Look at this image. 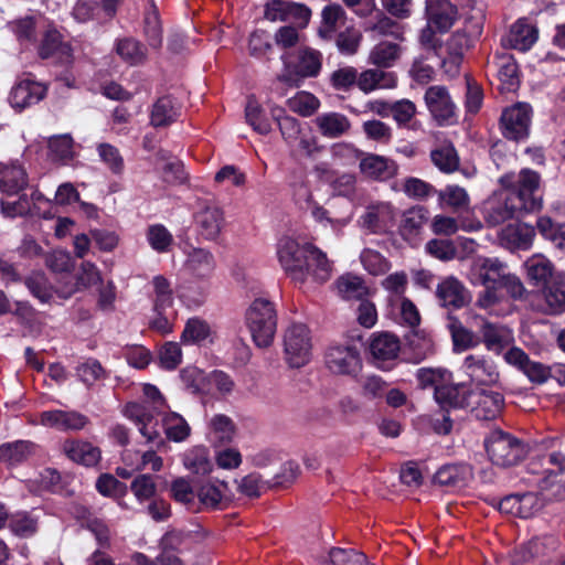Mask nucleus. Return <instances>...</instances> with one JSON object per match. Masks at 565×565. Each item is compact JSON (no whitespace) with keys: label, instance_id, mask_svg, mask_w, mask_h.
I'll return each mask as SVG.
<instances>
[{"label":"nucleus","instance_id":"obj_34","mask_svg":"<svg viewBox=\"0 0 565 565\" xmlns=\"http://www.w3.org/2000/svg\"><path fill=\"white\" fill-rule=\"evenodd\" d=\"M536 40V28L525 19H519L513 23L507 38L509 46L522 52L530 50Z\"/></svg>","mask_w":565,"mask_h":565},{"label":"nucleus","instance_id":"obj_48","mask_svg":"<svg viewBox=\"0 0 565 565\" xmlns=\"http://www.w3.org/2000/svg\"><path fill=\"white\" fill-rule=\"evenodd\" d=\"M430 159L433 163L444 173H451L459 167V157L452 143H443L431 150Z\"/></svg>","mask_w":565,"mask_h":565},{"label":"nucleus","instance_id":"obj_41","mask_svg":"<svg viewBox=\"0 0 565 565\" xmlns=\"http://www.w3.org/2000/svg\"><path fill=\"white\" fill-rule=\"evenodd\" d=\"M180 115V105L171 96L160 97L152 106L150 121L154 127L168 126Z\"/></svg>","mask_w":565,"mask_h":565},{"label":"nucleus","instance_id":"obj_29","mask_svg":"<svg viewBox=\"0 0 565 565\" xmlns=\"http://www.w3.org/2000/svg\"><path fill=\"white\" fill-rule=\"evenodd\" d=\"M475 397L472 412L477 418L490 420L501 414L504 406V397L501 393L482 390L476 393Z\"/></svg>","mask_w":565,"mask_h":565},{"label":"nucleus","instance_id":"obj_3","mask_svg":"<svg viewBox=\"0 0 565 565\" xmlns=\"http://www.w3.org/2000/svg\"><path fill=\"white\" fill-rule=\"evenodd\" d=\"M531 477L527 482L546 493V499H562L565 495V455L553 451L533 459L529 463Z\"/></svg>","mask_w":565,"mask_h":565},{"label":"nucleus","instance_id":"obj_42","mask_svg":"<svg viewBox=\"0 0 565 565\" xmlns=\"http://www.w3.org/2000/svg\"><path fill=\"white\" fill-rule=\"evenodd\" d=\"M233 420L223 414H215L207 424V437L214 445L231 443L235 436Z\"/></svg>","mask_w":565,"mask_h":565},{"label":"nucleus","instance_id":"obj_53","mask_svg":"<svg viewBox=\"0 0 565 565\" xmlns=\"http://www.w3.org/2000/svg\"><path fill=\"white\" fill-rule=\"evenodd\" d=\"M162 425L168 439L175 443L185 440L191 431L186 420L174 412H169L163 416Z\"/></svg>","mask_w":565,"mask_h":565},{"label":"nucleus","instance_id":"obj_19","mask_svg":"<svg viewBox=\"0 0 565 565\" xmlns=\"http://www.w3.org/2000/svg\"><path fill=\"white\" fill-rule=\"evenodd\" d=\"M228 486L224 481H205L196 489L198 512L222 510L228 502Z\"/></svg>","mask_w":565,"mask_h":565},{"label":"nucleus","instance_id":"obj_2","mask_svg":"<svg viewBox=\"0 0 565 565\" xmlns=\"http://www.w3.org/2000/svg\"><path fill=\"white\" fill-rule=\"evenodd\" d=\"M277 257L287 276L296 284H305L308 277L322 284L332 275V263L327 254L312 244L300 245L291 237H282L277 244Z\"/></svg>","mask_w":565,"mask_h":565},{"label":"nucleus","instance_id":"obj_54","mask_svg":"<svg viewBox=\"0 0 565 565\" xmlns=\"http://www.w3.org/2000/svg\"><path fill=\"white\" fill-rule=\"evenodd\" d=\"M245 118L247 124L258 134L267 135L271 130L269 120L254 96H249L245 106Z\"/></svg>","mask_w":565,"mask_h":565},{"label":"nucleus","instance_id":"obj_6","mask_svg":"<svg viewBox=\"0 0 565 565\" xmlns=\"http://www.w3.org/2000/svg\"><path fill=\"white\" fill-rule=\"evenodd\" d=\"M489 459L499 467H511L520 462L525 456L523 443L509 433L495 429L484 439Z\"/></svg>","mask_w":565,"mask_h":565},{"label":"nucleus","instance_id":"obj_37","mask_svg":"<svg viewBox=\"0 0 565 565\" xmlns=\"http://www.w3.org/2000/svg\"><path fill=\"white\" fill-rule=\"evenodd\" d=\"M315 124L323 137L338 138L351 127L349 118L340 113H323L316 117Z\"/></svg>","mask_w":565,"mask_h":565},{"label":"nucleus","instance_id":"obj_35","mask_svg":"<svg viewBox=\"0 0 565 565\" xmlns=\"http://www.w3.org/2000/svg\"><path fill=\"white\" fill-rule=\"evenodd\" d=\"M402 53L403 47L398 43L381 41L371 49L367 63L380 68H388L399 60Z\"/></svg>","mask_w":565,"mask_h":565},{"label":"nucleus","instance_id":"obj_7","mask_svg":"<svg viewBox=\"0 0 565 565\" xmlns=\"http://www.w3.org/2000/svg\"><path fill=\"white\" fill-rule=\"evenodd\" d=\"M285 64L284 72L278 76L280 82L298 86L299 82L308 77H317L322 67V54L320 51L303 47L297 53L295 63H288L281 57Z\"/></svg>","mask_w":565,"mask_h":565},{"label":"nucleus","instance_id":"obj_44","mask_svg":"<svg viewBox=\"0 0 565 565\" xmlns=\"http://www.w3.org/2000/svg\"><path fill=\"white\" fill-rule=\"evenodd\" d=\"M527 277L536 286H543L555 275L553 264L543 255H533L524 263Z\"/></svg>","mask_w":565,"mask_h":565},{"label":"nucleus","instance_id":"obj_10","mask_svg":"<svg viewBox=\"0 0 565 565\" xmlns=\"http://www.w3.org/2000/svg\"><path fill=\"white\" fill-rule=\"evenodd\" d=\"M507 265L497 257L477 256L471 260L468 279L475 286L499 287Z\"/></svg>","mask_w":565,"mask_h":565},{"label":"nucleus","instance_id":"obj_26","mask_svg":"<svg viewBox=\"0 0 565 565\" xmlns=\"http://www.w3.org/2000/svg\"><path fill=\"white\" fill-rule=\"evenodd\" d=\"M120 0H78L73 9L74 18L79 22L92 19L110 18Z\"/></svg>","mask_w":565,"mask_h":565},{"label":"nucleus","instance_id":"obj_51","mask_svg":"<svg viewBox=\"0 0 565 565\" xmlns=\"http://www.w3.org/2000/svg\"><path fill=\"white\" fill-rule=\"evenodd\" d=\"M392 313L395 315L398 323L414 328L419 324L420 317L416 306L406 298H390Z\"/></svg>","mask_w":565,"mask_h":565},{"label":"nucleus","instance_id":"obj_28","mask_svg":"<svg viewBox=\"0 0 565 565\" xmlns=\"http://www.w3.org/2000/svg\"><path fill=\"white\" fill-rule=\"evenodd\" d=\"M535 236L533 226L525 223L509 224L500 232V241L509 249H529Z\"/></svg>","mask_w":565,"mask_h":565},{"label":"nucleus","instance_id":"obj_61","mask_svg":"<svg viewBox=\"0 0 565 565\" xmlns=\"http://www.w3.org/2000/svg\"><path fill=\"white\" fill-rule=\"evenodd\" d=\"M539 232L557 248L565 250V223L555 224L550 217L537 220Z\"/></svg>","mask_w":565,"mask_h":565},{"label":"nucleus","instance_id":"obj_49","mask_svg":"<svg viewBox=\"0 0 565 565\" xmlns=\"http://www.w3.org/2000/svg\"><path fill=\"white\" fill-rule=\"evenodd\" d=\"M321 25L318 34L320 38L329 40L333 36L339 23L345 19V12L340 4H328L323 8Z\"/></svg>","mask_w":565,"mask_h":565},{"label":"nucleus","instance_id":"obj_12","mask_svg":"<svg viewBox=\"0 0 565 565\" xmlns=\"http://www.w3.org/2000/svg\"><path fill=\"white\" fill-rule=\"evenodd\" d=\"M183 271L195 281L209 280L216 267L214 255L202 247H191L184 252Z\"/></svg>","mask_w":565,"mask_h":565},{"label":"nucleus","instance_id":"obj_1","mask_svg":"<svg viewBox=\"0 0 565 565\" xmlns=\"http://www.w3.org/2000/svg\"><path fill=\"white\" fill-rule=\"evenodd\" d=\"M500 183L505 191L493 194L484 205V218L488 224L497 226L510 218L518 217L523 212H532L541 206L536 196L540 177L532 170L524 169L519 173L516 186L512 175H503Z\"/></svg>","mask_w":565,"mask_h":565},{"label":"nucleus","instance_id":"obj_56","mask_svg":"<svg viewBox=\"0 0 565 565\" xmlns=\"http://www.w3.org/2000/svg\"><path fill=\"white\" fill-rule=\"evenodd\" d=\"M365 31H370L374 38L391 36L397 41H404V28L383 13H380L377 20L366 26Z\"/></svg>","mask_w":565,"mask_h":565},{"label":"nucleus","instance_id":"obj_18","mask_svg":"<svg viewBox=\"0 0 565 565\" xmlns=\"http://www.w3.org/2000/svg\"><path fill=\"white\" fill-rule=\"evenodd\" d=\"M194 222L202 238L215 241L225 225L224 212L217 205H204L195 213Z\"/></svg>","mask_w":565,"mask_h":565},{"label":"nucleus","instance_id":"obj_16","mask_svg":"<svg viewBox=\"0 0 565 565\" xmlns=\"http://www.w3.org/2000/svg\"><path fill=\"white\" fill-rule=\"evenodd\" d=\"M370 353L377 367L386 369L401 350L399 339L390 332L374 333L370 339Z\"/></svg>","mask_w":565,"mask_h":565},{"label":"nucleus","instance_id":"obj_20","mask_svg":"<svg viewBox=\"0 0 565 565\" xmlns=\"http://www.w3.org/2000/svg\"><path fill=\"white\" fill-rule=\"evenodd\" d=\"M396 212L388 202H380L367 206L361 221L363 227L370 232L380 234L391 230L395 224Z\"/></svg>","mask_w":565,"mask_h":565},{"label":"nucleus","instance_id":"obj_62","mask_svg":"<svg viewBox=\"0 0 565 565\" xmlns=\"http://www.w3.org/2000/svg\"><path fill=\"white\" fill-rule=\"evenodd\" d=\"M130 490L138 503L156 498L157 484L150 475H138L130 483Z\"/></svg>","mask_w":565,"mask_h":565},{"label":"nucleus","instance_id":"obj_13","mask_svg":"<svg viewBox=\"0 0 565 565\" xmlns=\"http://www.w3.org/2000/svg\"><path fill=\"white\" fill-rule=\"evenodd\" d=\"M326 365L335 374L354 375L361 369V359L356 348L333 345L326 353Z\"/></svg>","mask_w":565,"mask_h":565},{"label":"nucleus","instance_id":"obj_17","mask_svg":"<svg viewBox=\"0 0 565 565\" xmlns=\"http://www.w3.org/2000/svg\"><path fill=\"white\" fill-rule=\"evenodd\" d=\"M46 86L31 77L20 79L9 95L10 105L19 110L38 104L46 95Z\"/></svg>","mask_w":565,"mask_h":565},{"label":"nucleus","instance_id":"obj_45","mask_svg":"<svg viewBox=\"0 0 565 565\" xmlns=\"http://www.w3.org/2000/svg\"><path fill=\"white\" fill-rule=\"evenodd\" d=\"M34 450V444L26 440L7 443L0 446V461L15 466L29 458Z\"/></svg>","mask_w":565,"mask_h":565},{"label":"nucleus","instance_id":"obj_50","mask_svg":"<svg viewBox=\"0 0 565 565\" xmlns=\"http://www.w3.org/2000/svg\"><path fill=\"white\" fill-rule=\"evenodd\" d=\"M270 113L273 118L277 121L282 138L289 146H294L299 139L300 124L299 121L285 114L280 107H271Z\"/></svg>","mask_w":565,"mask_h":565},{"label":"nucleus","instance_id":"obj_55","mask_svg":"<svg viewBox=\"0 0 565 565\" xmlns=\"http://www.w3.org/2000/svg\"><path fill=\"white\" fill-rule=\"evenodd\" d=\"M75 374L86 387H92L107 376L105 369L95 359H87L79 363L75 369Z\"/></svg>","mask_w":565,"mask_h":565},{"label":"nucleus","instance_id":"obj_58","mask_svg":"<svg viewBox=\"0 0 565 565\" xmlns=\"http://www.w3.org/2000/svg\"><path fill=\"white\" fill-rule=\"evenodd\" d=\"M153 287V311L167 310L173 303V292L169 280L162 276H154L152 281Z\"/></svg>","mask_w":565,"mask_h":565},{"label":"nucleus","instance_id":"obj_25","mask_svg":"<svg viewBox=\"0 0 565 565\" xmlns=\"http://www.w3.org/2000/svg\"><path fill=\"white\" fill-rule=\"evenodd\" d=\"M481 321L480 333L488 351L500 354L514 342L513 332L507 326L492 323L484 319Z\"/></svg>","mask_w":565,"mask_h":565},{"label":"nucleus","instance_id":"obj_39","mask_svg":"<svg viewBox=\"0 0 565 565\" xmlns=\"http://www.w3.org/2000/svg\"><path fill=\"white\" fill-rule=\"evenodd\" d=\"M438 203L441 209H449L454 213L466 212L470 207V196L466 189L449 184L438 191Z\"/></svg>","mask_w":565,"mask_h":565},{"label":"nucleus","instance_id":"obj_8","mask_svg":"<svg viewBox=\"0 0 565 565\" xmlns=\"http://www.w3.org/2000/svg\"><path fill=\"white\" fill-rule=\"evenodd\" d=\"M312 343L309 329L302 323L290 324L284 334L285 359L289 366L301 367L311 359Z\"/></svg>","mask_w":565,"mask_h":565},{"label":"nucleus","instance_id":"obj_21","mask_svg":"<svg viewBox=\"0 0 565 565\" xmlns=\"http://www.w3.org/2000/svg\"><path fill=\"white\" fill-rule=\"evenodd\" d=\"M426 12L429 24L441 33L447 32L459 17L457 6L449 0H426Z\"/></svg>","mask_w":565,"mask_h":565},{"label":"nucleus","instance_id":"obj_60","mask_svg":"<svg viewBox=\"0 0 565 565\" xmlns=\"http://www.w3.org/2000/svg\"><path fill=\"white\" fill-rule=\"evenodd\" d=\"M287 105L291 111L309 117L318 110L320 102L313 94L302 90L290 97Z\"/></svg>","mask_w":565,"mask_h":565},{"label":"nucleus","instance_id":"obj_64","mask_svg":"<svg viewBox=\"0 0 565 565\" xmlns=\"http://www.w3.org/2000/svg\"><path fill=\"white\" fill-rule=\"evenodd\" d=\"M323 565H371L364 554L353 550L332 548Z\"/></svg>","mask_w":565,"mask_h":565},{"label":"nucleus","instance_id":"obj_40","mask_svg":"<svg viewBox=\"0 0 565 565\" xmlns=\"http://www.w3.org/2000/svg\"><path fill=\"white\" fill-rule=\"evenodd\" d=\"M429 212L422 205L412 206L402 216L401 235L405 239H412L419 235L423 226L427 223Z\"/></svg>","mask_w":565,"mask_h":565},{"label":"nucleus","instance_id":"obj_59","mask_svg":"<svg viewBox=\"0 0 565 565\" xmlns=\"http://www.w3.org/2000/svg\"><path fill=\"white\" fill-rule=\"evenodd\" d=\"M118 55L130 65H138L146 61V50L140 42L134 39H122L117 42Z\"/></svg>","mask_w":565,"mask_h":565},{"label":"nucleus","instance_id":"obj_43","mask_svg":"<svg viewBox=\"0 0 565 565\" xmlns=\"http://www.w3.org/2000/svg\"><path fill=\"white\" fill-rule=\"evenodd\" d=\"M8 526L19 537H32L39 529V518L33 512L18 511L10 514Z\"/></svg>","mask_w":565,"mask_h":565},{"label":"nucleus","instance_id":"obj_36","mask_svg":"<svg viewBox=\"0 0 565 565\" xmlns=\"http://www.w3.org/2000/svg\"><path fill=\"white\" fill-rule=\"evenodd\" d=\"M543 287L548 311L551 313L565 312V273H556Z\"/></svg>","mask_w":565,"mask_h":565},{"label":"nucleus","instance_id":"obj_52","mask_svg":"<svg viewBox=\"0 0 565 565\" xmlns=\"http://www.w3.org/2000/svg\"><path fill=\"white\" fill-rule=\"evenodd\" d=\"M337 288L342 298L347 300H363L369 289L362 278L353 275H345L338 279Z\"/></svg>","mask_w":565,"mask_h":565},{"label":"nucleus","instance_id":"obj_57","mask_svg":"<svg viewBox=\"0 0 565 565\" xmlns=\"http://www.w3.org/2000/svg\"><path fill=\"white\" fill-rule=\"evenodd\" d=\"M171 497L188 510L198 512L196 490L184 478H178L171 483Z\"/></svg>","mask_w":565,"mask_h":565},{"label":"nucleus","instance_id":"obj_27","mask_svg":"<svg viewBox=\"0 0 565 565\" xmlns=\"http://www.w3.org/2000/svg\"><path fill=\"white\" fill-rule=\"evenodd\" d=\"M481 33L478 24L468 22L463 28L457 30L447 42L450 55L456 56L454 74H458L461 56L468 51Z\"/></svg>","mask_w":565,"mask_h":565},{"label":"nucleus","instance_id":"obj_46","mask_svg":"<svg viewBox=\"0 0 565 565\" xmlns=\"http://www.w3.org/2000/svg\"><path fill=\"white\" fill-rule=\"evenodd\" d=\"M183 465L185 469L196 475H207L213 469L209 450L202 446L186 450L183 455Z\"/></svg>","mask_w":565,"mask_h":565},{"label":"nucleus","instance_id":"obj_33","mask_svg":"<svg viewBox=\"0 0 565 565\" xmlns=\"http://www.w3.org/2000/svg\"><path fill=\"white\" fill-rule=\"evenodd\" d=\"M436 294L443 307L459 309L467 302L465 287L454 277L441 281L437 287Z\"/></svg>","mask_w":565,"mask_h":565},{"label":"nucleus","instance_id":"obj_32","mask_svg":"<svg viewBox=\"0 0 565 565\" xmlns=\"http://www.w3.org/2000/svg\"><path fill=\"white\" fill-rule=\"evenodd\" d=\"M396 83V75L392 72L369 68L358 73L356 86L365 94L376 89L394 88Z\"/></svg>","mask_w":565,"mask_h":565},{"label":"nucleus","instance_id":"obj_38","mask_svg":"<svg viewBox=\"0 0 565 565\" xmlns=\"http://www.w3.org/2000/svg\"><path fill=\"white\" fill-rule=\"evenodd\" d=\"M553 540L535 537L518 548L511 556V565H537L540 558L545 555L546 542Z\"/></svg>","mask_w":565,"mask_h":565},{"label":"nucleus","instance_id":"obj_22","mask_svg":"<svg viewBox=\"0 0 565 565\" xmlns=\"http://www.w3.org/2000/svg\"><path fill=\"white\" fill-rule=\"evenodd\" d=\"M41 58H53L57 63L67 64L72 61V47L64 42L55 29L45 32L38 49Z\"/></svg>","mask_w":565,"mask_h":565},{"label":"nucleus","instance_id":"obj_4","mask_svg":"<svg viewBox=\"0 0 565 565\" xmlns=\"http://www.w3.org/2000/svg\"><path fill=\"white\" fill-rule=\"evenodd\" d=\"M292 196L296 205L303 213L310 215L323 228H330L335 234H340L352 220L351 207L339 215L332 213L315 199L311 189L305 182L295 185Z\"/></svg>","mask_w":565,"mask_h":565},{"label":"nucleus","instance_id":"obj_5","mask_svg":"<svg viewBox=\"0 0 565 565\" xmlns=\"http://www.w3.org/2000/svg\"><path fill=\"white\" fill-rule=\"evenodd\" d=\"M245 320L257 347L267 348L273 343L277 329V312L270 300L256 298L246 310Z\"/></svg>","mask_w":565,"mask_h":565},{"label":"nucleus","instance_id":"obj_11","mask_svg":"<svg viewBox=\"0 0 565 565\" xmlns=\"http://www.w3.org/2000/svg\"><path fill=\"white\" fill-rule=\"evenodd\" d=\"M531 107L526 103H518L507 108L501 116L503 135L512 140L527 136L531 122Z\"/></svg>","mask_w":565,"mask_h":565},{"label":"nucleus","instance_id":"obj_15","mask_svg":"<svg viewBox=\"0 0 565 565\" xmlns=\"http://www.w3.org/2000/svg\"><path fill=\"white\" fill-rule=\"evenodd\" d=\"M461 369L470 381L477 385H492L499 380L495 363L483 355L470 354L466 356Z\"/></svg>","mask_w":565,"mask_h":565},{"label":"nucleus","instance_id":"obj_14","mask_svg":"<svg viewBox=\"0 0 565 565\" xmlns=\"http://www.w3.org/2000/svg\"><path fill=\"white\" fill-rule=\"evenodd\" d=\"M40 424L61 431H78L89 424V419L77 411L50 409L40 414Z\"/></svg>","mask_w":565,"mask_h":565},{"label":"nucleus","instance_id":"obj_23","mask_svg":"<svg viewBox=\"0 0 565 565\" xmlns=\"http://www.w3.org/2000/svg\"><path fill=\"white\" fill-rule=\"evenodd\" d=\"M472 479L473 470L468 463L445 465L437 470L434 477L436 483L454 490L468 487Z\"/></svg>","mask_w":565,"mask_h":565},{"label":"nucleus","instance_id":"obj_47","mask_svg":"<svg viewBox=\"0 0 565 565\" xmlns=\"http://www.w3.org/2000/svg\"><path fill=\"white\" fill-rule=\"evenodd\" d=\"M542 507L541 502L533 493H525L522 497H509L501 501L500 509L508 511L509 509L515 510V513L526 519L533 515V513L540 510Z\"/></svg>","mask_w":565,"mask_h":565},{"label":"nucleus","instance_id":"obj_9","mask_svg":"<svg viewBox=\"0 0 565 565\" xmlns=\"http://www.w3.org/2000/svg\"><path fill=\"white\" fill-rule=\"evenodd\" d=\"M424 102L438 126H450L458 121V107L447 87L443 85L429 86L424 94Z\"/></svg>","mask_w":565,"mask_h":565},{"label":"nucleus","instance_id":"obj_24","mask_svg":"<svg viewBox=\"0 0 565 565\" xmlns=\"http://www.w3.org/2000/svg\"><path fill=\"white\" fill-rule=\"evenodd\" d=\"M359 167L365 178L376 181H385L397 173L393 160L375 153H363Z\"/></svg>","mask_w":565,"mask_h":565},{"label":"nucleus","instance_id":"obj_63","mask_svg":"<svg viewBox=\"0 0 565 565\" xmlns=\"http://www.w3.org/2000/svg\"><path fill=\"white\" fill-rule=\"evenodd\" d=\"M96 151L102 162L106 164L113 173H122L125 163L118 148L110 143L102 142L97 145Z\"/></svg>","mask_w":565,"mask_h":565},{"label":"nucleus","instance_id":"obj_30","mask_svg":"<svg viewBox=\"0 0 565 565\" xmlns=\"http://www.w3.org/2000/svg\"><path fill=\"white\" fill-rule=\"evenodd\" d=\"M62 450L68 459L86 467H93L100 460L99 448L88 441L68 439L64 441Z\"/></svg>","mask_w":565,"mask_h":565},{"label":"nucleus","instance_id":"obj_31","mask_svg":"<svg viewBox=\"0 0 565 565\" xmlns=\"http://www.w3.org/2000/svg\"><path fill=\"white\" fill-rule=\"evenodd\" d=\"M28 185V174L15 162L0 163V191L8 195L17 194Z\"/></svg>","mask_w":565,"mask_h":565}]
</instances>
